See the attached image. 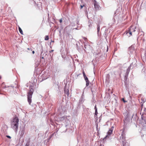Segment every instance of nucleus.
<instances>
[{
  "mask_svg": "<svg viewBox=\"0 0 146 146\" xmlns=\"http://www.w3.org/2000/svg\"><path fill=\"white\" fill-rule=\"evenodd\" d=\"M19 119L17 117L15 116L11 122V126L12 128L15 129L17 131L19 126Z\"/></svg>",
  "mask_w": 146,
  "mask_h": 146,
  "instance_id": "1",
  "label": "nucleus"
},
{
  "mask_svg": "<svg viewBox=\"0 0 146 146\" xmlns=\"http://www.w3.org/2000/svg\"><path fill=\"white\" fill-rule=\"evenodd\" d=\"M34 92V89L32 86H30L29 90L27 93V100L29 105H31L32 102V97Z\"/></svg>",
  "mask_w": 146,
  "mask_h": 146,
  "instance_id": "2",
  "label": "nucleus"
},
{
  "mask_svg": "<svg viewBox=\"0 0 146 146\" xmlns=\"http://www.w3.org/2000/svg\"><path fill=\"white\" fill-rule=\"evenodd\" d=\"M136 27L133 26H131L129 28V30L130 31V33H132V35H135V29Z\"/></svg>",
  "mask_w": 146,
  "mask_h": 146,
  "instance_id": "3",
  "label": "nucleus"
},
{
  "mask_svg": "<svg viewBox=\"0 0 146 146\" xmlns=\"http://www.w3.org/2000/svg\"><path fill=\"white\" fill-rule=\"evenodd\" d=\"M125 134L123 133V132L121 134V136L120 137V140H121V141L123 143V145L124 146H125L124 144L125 141Z\"/></svg>",
  "mask_w": 146,
  "mask_h": 146,
  "instance_id": "4",
  "label": "nucleus"
},
{
  "mask_svg": "<svg viewBox=\"0 0 146 146\" xmlns=\"http://www.w3.org/2000/svg\"><path fill=\"white\" fill-rule=\"evenodd\" d=\"M113 128V127H112L111 128L109 129L108 132L107 133V135L104 138V139L106 138L107 137H108L109 136L112 134L113 130V129H112Z\"/></svg>",
  "mask_w": 146,
  "mask_h": 146,
  "instance_id": "5",
  "label": "nucleus"
},
{
  "mask_svg": "<svg viewBox=\"0 0 146 146\" xmlns=\"http://www.w3.org/2000/svg\"><path fill=\"white\" fill-rule=\"evenodd\" d=\"M126 35L128 37H130L131 35H132V33H131V34L130 33V31L129 30L126 31Z\"/></svg>",
  "mask_w": 146,
  "mask_h": 146,
  "instance_id": "6",
  "label": "nucleus"
},
{
  "mask_svg": "<svg viewBox=\"0 0 146 146\" xmlns=\"http://www.w3.org/2000/svg\"><path fill=\"white\" fill-rule=\"evenodd\" d=\"M94 7L96 10H98L99 9V5L96 2L94 4Z\"/></svg>",
  "mask_w": 146,
  "mask_h": 146,
  "instance_id": "7",
  "label": "nucleus"
},
{
  "mask_svg": "<svg viewBox=\"0 0 146 146\" xmlns=\"http://www.w3.org/2000/svg\"><path fill=\"white\" fill-rule=\"evenodd\" d=\"M64 92L65 94H66L68 96L69 95V90L68 89L67 90H64Z\"/></svg>",
  "mask_w": 146,
  "mask_h": 146,
  "instance_id": "8",
  "label": "nucleus"
},
{
  "mask_svg": "<svg viewBox=\"0 0 146 146\" xmlns=\"http://www.w3.org/2000/svg\"><path fill=\"white\" fill-rule=\"evenodd\" d=\"M19 30L20 33L22 35L23 34V32L22 29L20 27H19Z\"/></svg>",
  "mask_w": 146,
  "mask_h": 146,
  "instance_id": "9",
  "label": "nucleus"
},
{
  "mask_svg": "<svg viewBox=\"0 0 146 146\" xmlns=\"http://www.w3.org/2000/svg\"><path fill=\"white\" fill-rule=\"evenodd\" d=\"M97 33H99V32L100 30V25H97Z\"/></svg>",
  "mask_w": 146,
  "mask_h": 146,
  "instance_id": "10",
  "label": "nucleus"
},
{
  "mask_svg": "<svg viewBox=\"0 0 146 146\" xmlns=\"http://www.w3.org/2000/svg\"><path fill=\"white\" fill-rule=\"evenodd\" d=\"M49 39V36L48 35H46L45 37L44 40H47Z\"/></svg>",
  "mask_w": 146,
  "mask_h": 146,
  "instance_id": "11",
  "label": "nucleus"
},
{
  "mask_svg": "<svg viewBox=\"0 0 146 146\" xmlns=\"http://www.w3.org/2000/svg\"><path fill=\"white\" fill-rule=\"evenodd\" d=\"M127 74L125 75V80H126L127 79V77L128 76V75L129 73V72L128 71H127L126 72Z\"/></svg>",
  "mask_w": 146,
  "mask_h": 146,
  "instance_id": "12",
  "label": "nucleus"
},
{
  "mask_svg": "<svg viewBox=\"0 0 146 146\" xmlns=\"http://www.w3.org/2000/svg\"><path fill=\"white\" fill-rule=\"evenodd\" d=\"M86 86H89V80L86 81Z\"/></svg>",
  "mask_w": 146,
  "mask_h": 146,
  "instance_id": "13",
  "label": "nucleus"
},
{
  "mask_svg": "<svg viewBox=\"0 0 146 146\" xmlns=\"http://www.w3.org/2000/svg\"><path fill=\"white\" fill-rule=\"evenodd\" d=\"M143 110L145 111V112H146V108H144L143 109V105H142L141 111L142 110Z\"/></svg>",
  "mask_w": 146,
  "mask_h": 146,
  "instance_id": "14",
  "label": "nucleus"
},
{
  "mask_svg": "<svg viewBox=\"0 0 146 146\" xmlns=\"http://www.w3.org/2000/svg\"><path fill=\"white\" fill-rule=\"evenodd\" d=\"M24 134V131L23 130H22L21 131V136H22Z\"/></svg>",
  "mask_w": 146,
  "mask_h": 146,
  "instance_id": "15",
  "label": "nucleus"
},
{
  "mask_svg": "<svg viewBox=\"0 0 146 146\" xmlns=\"http://www.w3.org/2000/svg\"><path fill=\"white\" fill-rule=\"evenodd\" d=\"M84 78L86 81L88 80V78L86 77V76H85V77H84Z\"/></svg>",
  "mask_w": 146,
  "mask_h": 146,
  "instance_id": "16",
  "label": "nucleus"
},
{
  "mask_svg": "<svg viewBox=\"0 0 146 146\" xmlns=\"http://www.w3.org/2000/svg\"><path fill=\"white\" fill-rule=\"evenodd\" d=\"M82 73H83V76L84 77H85V76H86L85 74V72L84 70L82 72Z\"/></svg>",
  "mask_w": 146,
  "mask_h": 146,
  "instance_id": "17",
  "label": "nucleus"
},
{
  "mask_svg": "<svg viewBox=\"0 0 146 146\" xmlns=\"http://www.w3.org/2000/svg\"><path fill=\"white\" fill-rule=\"evenodd\" d=\"M98 113V111H97V110H96V111H95V115H97V114Z\"/></svg>",
  "mask_w": 146,
  "mask_h": 146,
  "instance_id": "18",
  "label": "nucleus"
},
{
  "mask_svg": "<svg viewBox=\"0 0 146 146\" xmlns=\"http://www.w3.org/2000/svg\"><path fill=\"white\" fill-rule=\"evenodd\" d=\"M122 100L124 102H126V101H125L124 99V98H122Z\"/></svg>",
  "mask_w": 146,
  "mask_h": 146,
  "instance_id": "19",
  "label": "nucleus"
},
{
  "mask_svg": "<svg viewBox=\"0 0 146 146\" xmlns=\"http://www.w3.org/2000/svg\"><path fill=\"white\" fill-rule=\"evenodd\" d=\"M59 22L60 23H61L62 22V19H61L59 20Z\"/></svg>",
  "mask_w": 146,
  "mask_h": 146,
  "instance_id": "20",
  "label": "nucleus"
},
{
  "mask_svg": "<svg viewBox=\"0 0 146 146\" xmlns=\"http://www.w3.org/2000/svg\"><path fill=\"white\" fill-rule=\"evenodd\" d=\"M95 111L96 110H97V109L96 108V105L95 106Z\"/></svg>",
  "mask_w": 146,
  "mask_h": 146,
  "instance_id": "21",
  "label": "nucleus"
},
{
  "mask_svg": "<svg viewBox=\"0 0 146 146\" xmlns=\"http://www.w3.org/2000/svg\"><path fill=\"white\" fill-rule=\"evenodd\" d=\"M92 25H91V24H89V27H92Z\"/></svg>",
  "mask_w": 146,
  "mask_h": 146,
  "instance_id": "22",
  "label": "nucleus"
},
{
  "mask_svg": "<svg viewBox=\"0 0 146 146\" xmlns=\"http://www.w3.org/2000/svg\"><path fill=\"white\" fill-rule=\"evenodd\" d=\"M7 137H8L9 138H10V139L11 138V137L7 135Z\"/></svg>",
  "mask_w": 146,
  "mask_h": 146,
  "instance_id": "23",
  "label": "nucleus"
},
{
  "mask_svg": "<svg viewBox=\"0 0 146 146\" xmlns=\"http://www.w3.org/2000/svg\"><path fill=\"white\" fill-rule=\"evenodd\" d=\"M84 6V5H81L80 6L81 9H82L83 7Z\"/></svg>",
  "mask_w": 146,
  "mask_h": 146,
  "instance_id": "24",
  "label": "nucleus"
},
{
  "mask_svg": "<svg viewBox=\"0 0 146 146\" xmlns=\"http://www.w3.org/2000/svg\"><path fill=\"white\" fill-rule=\"evenodd\" d=\"M54 51V50H51L50 51H49V52H50V53H51L52 52Z\"/></svg>",
  "mask_w": 146,
  "mask_h": 146,
  "instance_id": "25",
  "label": "nucleus"
},
{
  "mask_svg": "<svg viewBox=\"0 0 146 146\" xmlns=\"http://www.w3.org/2000/svg\"><path fill=\"white\" fill-rule=\"evenodd\" d=\"M33 52V54H34V53H35V52H34V51H33V52Z\"/></svg>",
  "mask_w": 146,
  "mask_h": 146,
  "instance_id": "26",
  "label": "nucleus"
},
{
  "mask_svg": "<svg viewBox=\"0 0 146 146\" xmlns=\"http://www.w3.org/2000/svg\"><path fill=\"white\" fill-rule=\"evenodd\" d=\"M116 50H115H115H114V51H116Z\"/></svg>",
  "mask_w": 146,
  "mask_h": 146,
  "instance_id": "27",
  "label": "nucleus"
},
{
  "mask_svg": "<svg viewBox=\"0 0 146 146\" xmlns=\"http://www.w3.org/2000/svg\"><path fill=\"white\" fill-rule=\"evenodd\" d=\"M42 59H43V58H44L43 57H42Z\"/></svg>",
  "mask_w": 146,
  "mask_h": 146,
  "instance_id": "28",
  "label": "nucleus"
},
{
  "mask_svg": "<svg viewBox=\"0 0 146 146\" xmlns=\"http://www.w3.org/2000/svg\"><path fill=\"white\" fill-rule=\"evenodd\" d=\"M107 49H108V46H107Z\"/></svg>",
  "mask_w": 146,
  "mask_h": 146,
  "instance_id": "29",
  "label": "nucleus"
},
{
  "mask_svg": "<svg viewBox=\"0 0 146 146\" xmlns=\"http://www.w3.org/2000/svg\"><path fill=\"white\" fill-rule=\"evenodd\" d=\"M49 15V14H48V16Z\"/></svg>",
  "mask_w": 146,
  "mask_h": 146,
  "instance_id": "30",
  "label": "nucleus"
},
{
  "mask_svg": "<svg viewBox=\"0 0 146 146\" xmlns=\"http://www.w3.org/2000/svg\"><path fill=\"white\" fill-rule=\"evenodd\" d=\"M123 146H124L123 145Z\"/></svg>",
  "mask_w": 146,
  "mask_h": 146,
  "instance_id": "31",
  "label": "nucleus"
}]
</instances>
